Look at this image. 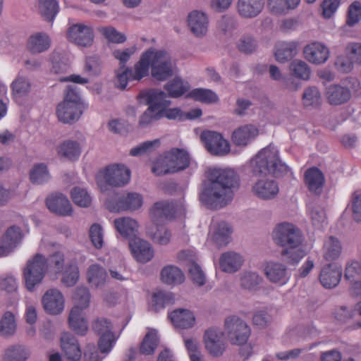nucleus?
<instances>
[{"label":"nucleus","mask_w":361,"mask_h":361,"mask_svg":"<svg viewBox=\"0 0 361 361\" xmlns=\"http://www.w3.org/2000/svg\"><path fill=\"white\" fill-rule=\"evenodd\" d=\"M252 191L258 198L269 200L271 197V176L256 177Z\"/></svg>","instance_id":"de8ad7c7"},{"label":"nucleus","mask_w":361,"mask_h":361,"mask_svg":"<svg viewBox=\"0 0 361 361\" xmlns=\"http://www.w3.org/2000/svg\"><path fill=\"white\" fill-rule=\"evenodd\" d=\"M240 287L246 290L255 292L262 288L264 281L256 271L244 270L239 274Z\"/></svg>","instance_id":"c9c22d12"},{"label":"nucleus","mask_w":361,"mask_h":361,"mask_svg":"<svg viewBox=\"0 0 361 361\" xmlns=\"http://www.w3.org/2000/svg\"><path fill=\"white\" fill-rule=\"evenodd\" d=\"M342 246L339 240L330 236L324 245V258L326 261L337 259L341 254Z\"/></svg>","instance_id":"49530a36"},{"label":"nucleus","mask_w":361,"mask_h":361,"mask_svg":"<svg viewBox=\"0 0 361 361\" xmlns=\"http://www.w3.org/2000/svg\"><path fill=\"white\" fill-rule=\"evenodd\" d=\"M92 329L99 336L98 347L101 353L108 355L118 338L113 331L112 323L105 317H98L92 322Z\"/></svg>","instance_id":"9b49d317"},{"label":"nucleus","mask_w":361,"mask_h":361,"mask_svg":"<svg viewBox=\"0 0 361 361\" xmlns=\"http://www.w3.org/2000/svg\"><path fill=\"white\" fill-rule=\"evenodd\" d=\"M188 97L206 104L216 103L219 100V97L214 92L203 88H196L191 90Z\"/></svg>","instance_id":"3c124183"},{"label":"nucleus","mask_w":361,"mask_h":361,"mask_svg":"<svg viewBox=\"0 0 361 361\" xmlns=\"http://www.w3.org/2000/svg\"><path fill=\"white\" fill-rule=\"evenodd\" d=\"M157 93L162 94L161 96L159 95L160 99H157L159 112L161 114V118L166 117L168 119H185V114L180 110V109L169 108L171 104V102L167 99L166 94L164 92L157 90Z\"/></svg>","instance_id":"4c0bfd02"},{"label":"nucleus","mask_w":361,"mask_h":361,"mask_svg":"<svg viewBox=\"0 0 361 361\" xmlns=\"http://www.w3.org/2000/svg\"><path fill=\"white\" fill-rule=\"evenodd\" d=\"M11 87L13 98L17 100L29 93L31 85L29 80L19 73L11 84Z\"/></svg>","instance_id":"8fccbe9b"},{"label":"nucleus","mask_w":361,"mask_h":361,"mask_svg":"<svg viewBox=\"0 0 361 361\" xmlns=\"http://www.w3.org/2000/svg\"><path fill=\"white\" fill-rule=\"evenodd\" d=\"M225 333L220 328L212 326L204 334L203 340L206 350L213 356H219L226 349L224 340Z\"/></svg>","instance_id":"2eb2a0df"},{"label":"nucleus","mask_w":361,"mask_h":361,"mask_svg":"<svg viewBox=\"0 0 361 361\" xmlns=\"http://www.w3.org/2000/svg\"><path fill=\"white\" fill-rule=\"evenodd\" d=\"M91 295L85 286L78 287L73 295L74 305L71 312H84L90 307Z\"/></svg>","instance_id":"ea45409f"},{"label":"nucleus","mask_w":361,"mask_h":361,"mask_svg":"<svg viewBox=\"0 0 361 361\" xmlns=\"http://www.w3.org/2000/svg\"><path fill=\"white\" fill-rule=\"evenodd\" d=\"M169 317L176 328L190 329L195 323L193 312L187 309H177L171 312Z\"/></svg>","instance_id":"f704fd0d"},{"label":"nucleus","mask_w":361,"mask_h":361,"mask_svg":"<svg viewBox=\"0 0 361 361\" xmlns=\"http://www.w3.org/2000/svg\"><path fill=\"white\" fill-rule=\"evenodd\" d=\"M305 183L309 190L315 193H320L324 178L322 171L317 168L309 169L305 174Z\"/></svg>","instance_id":"79ce46f5"},{"label":"nucleus","mask_w":361,"mask_h":361,"mask_svg":"<svg viewBox=\"0 0 361 361\" xmlns=\"http://www.w3.org/2000/svg\"><path fill=\"white\" fill-rule=\"evenodd\" d=\"M290 71L292 75L303 80H309L311 69L307 63L302 60L295 59L290 63Z\"/></svg>","instance_id":"5fc2aeb1"},{"label":"nucleus","mask_w":361,"mask_h":361,"mask_svg":"<svg viewBox=\"0 0 361 361\" xmlns=\"http://www.w3.org/2000/svg\"><path fill=\"white\" fill-rule=\"evenodd\" d=\"M290 171V168L279 156L278 151L272 150V176L281 178Z\"/></svg>","instance_id":"e2e57ef3"},{"label":"nucleus","mask_w":361,"mask_h":361,"mask_svg":"<svg viewBox=\"0 0 361 361\" xmlns=\"http://www.w3.org/2000/svg\"><path fill=\"white\" fill-rule=\"evenodd\" d=\"M251 172L255 177L271 176V148L262 149L249 161Z\"/></svg>","instance_id":"f3484780"},{"label":"nucleus","mask_w":361,"mask_h":361,"mask_svg":"<svg viewBox=\"0 0 361 361\" xmlns=\"http://www.w3.org/2000/svg\"><path fill=\"white\" fill-rule=\"evenodd\" d=\"M174 295L171 292L157 290L152 293L149 301V308L158 312L166 305L174 302Z\"/></svg>","instance_id":"a19ab883"},{"label":"nucleus","mask_w":361,"mask_h":361,"mask_svg":"<svg viewBox=\"0 0 361 361\" xmlns=\"http://www.w3.org/2000/svg\"><path fill=\"white\" fill-rule=\"evenodd\" d=\"M341 276V267L337 263H329L322 267L319 279L323 287L330 289L339 283Z\"/></svg>","instance_id":"b1692460"},{"label":"nucleus","mask_w":361,"mask_h":361,"mask_svg":"<svg viewBox=\"0 0 361 361\" xmlns=\"http://www.w3.org/2000/svg\"><path fill=\"white\" fill-rule=\"evenodd\" d=\"M51 44V38L47 33L37 32L27 38L26 47L31 54H39L47 51Z\"/></svg>","instance_id":"7c9ffc66"},{"label":"nucleus","mask_w":361,"mask_h":361,"mask_svg":"<svg viewBox=\"0 0 361 361\" xmlns=\"http://www.w3.org/2000/svg\"><path fill=\"white\" fill-rule=\"evenodd\" d=\"M114 224L119 234L129 241L137 238L139 224L135 219L129 216L119 217L114 221Z\"/></svg>","instance_id":"c756f323"},{"label":"nucleus","mask_w":361,"mask_h":361,"mask_svg":"<svg viewBox=\"0 0 361 361\" xmlns=\"http://www.w3.org/2000/svg\"><path fill=\"white\" fill-rule=\"evenodd\" d=\"M98 31L109 42L122 44L127 39L125 34L118 31L112 26L99 27Z\"/></svg>","instance_id":"13d9d810"},{"label":"nucleus","mask_w":361,"mask_h":361,"mask_svg":"<svg viewBox=\"0 0 361 361\" xmlns=\"http://www.w3.org/2000/svg\"><path fill=\"white\" fill-rule=\"evenodd\" d=\"M224 331L228 341L236 345L245 344L251 334L250 326L236 314H231L225 318Z\"/></svg>","instance_id":"1a4fd4ad"},{"label":"nucleus","mask_w":361,"mask_h":361,"mask_svg":"<svg viewBox=\"0 0 361 361\" xmlns=\"http://www.w3.org/2000/svg\"><path fill=\"white\" fill-rule=\"evenodd\" d=\"M165 90L171 97H178L186 92L190 85L188 82L180 78H175L173 80L165 85Z\"/></svg>","instance_id":"864d4df0"},{"label":"nucleus","mask_w":361,"mask_h":361,"mask_svg":"<svg viewBox=\"0 0 361 361\" xmlns=\"http://www.w3.org/2000/svg\"><path fill=\"white\" fill-rule=\"evenodd\" d=\"M87 281L92 288H99L103 287L107 281L106 269L99 264H92L87 269Z\"/></svg>","instance_id":"e433bc0d"},{"label":"nucleus","mask_w":361,"mask_h":361,"mask_svg":"<svg viewBox=\"0 0 361 361\" xmlns=\"http://www.w3.org/2000/svg\"><path fill=\"white\" fill-rule=\"evenodd\" d=\"M160 139L145 141L133 147L130 151V154L133 157L141 156L144 154L149 153L156 150L160 147Z\"/></svg>","instance_id":"052dcab7"},{"label":"nucleus","mask_w":361,"mask_h":361,"mask_svg":"<svg viewBox=\"0 0 361 361\" xmlns=\"http://www.w3.org/2000/svg\"><path fill=\"white\" fill-rule=\"evenodd\" d=\"M264 0H238L237 12L243 18L252 19L258 16L264 9Z\"/></svg>","instance_id":"c85d7f7f"},{"label":"nucleus","mask_w":361,"mask_h":361,"mask_svg":"<svg viewBox=\"0 0 361 361\" xmlns=\"http://www.w3.org/2000/svg\"><path fill=\"white\" fill-rule=\"evenodd\" d=\"M61 348L67 361H80L82 352L77 338L68 332L61 334Z\"/></svg>","instance_id":"4be33fe9"},{"label":"nucleus","mask_w":361,"mask_h":361,"mask_svg":"<svg viewBox=\"0 0 361 361\" xmlns=\"http://www.w3.org/2000/svg\"><path fill=\"white\" fill-rule=\"evenodd\" d=\"M31 355L30 348L21 343L13 344L4 350L2 361H27Z\"/></svg>","instance_id":"2f4dec72"},{"label":"nucleus","mask_w":361,"mask_h":361,"mask_svg":"<svg viewBox=\"0 0 361 361\" xmlns=\"http://www.w3.org/2000/svg\"><path fill=\"white\" fill-rule=\"evenodd\" d=\"M190 163L188 152L180 148H171L159 156L152 163V172L156 176L175 173L186 169Z\"/></svg>","instance_id":"39448f33"},{"label":"nucleus","mask_w":361,"mask_h":361,"mask_svg":"<svg viewBox=\"0 0 361 361\" xmlns=\"http://www.w3.org/2000/svg\"><path fill=\"white\" fill-rule=\"evenodd\" d=\"M68 323L77 334L83 336L88 331V322L85 312H70Z\"/></svg>","instance_id":"c03bdc74"},{"label":"nucleus","mask_w":361,"mask_h":361,"mask_svg":"<svg viewBox=\"0 0 361 361\" xmlns=\"http://www.w3.org/2000/svg\"><path fill=\"white\" fill-rule=\"evenodd\" d=\"M178 261L188 267L189 277L197 286H203L206 283V276L202 268L197 264V256L193 251L183 250L178 253Z\"/></svg>","instance_id":"4468645a"},{"label":"nucleus","mask_w":361,"mask_h":361,"mask_svg":"<svg viewBox=\"0 0 361 361\" xmlns=\"http://www.w3.org/2000/svg\"><path fill=\"white\" fill-rule=\"evenodd\" d=\"M66 37L69 42L76 45L90 47L94 41L93 29L89 25L75 23L68 29Z\"/></svg>","instance_id":"dca6fc26"},{"label":"nucleus","mask_w":361,"mask_h":361,"mask_svg":"<svg viewBox=\"0 0 361 361\" xmlns=\"http://www.w3.org/2000/svg\"><path fill=\"white\" fill-rule=\"evenodd\" d=\"M244 262L243 256L235 252L223 253L219 259V267L226 273H235L240 269Z\"/></svg>","instance_id":"473e14b6"},{"label":"nucleus","mask_w":361,"mask_h":361,"mask_svg":"<svg viewBox=\"0 0 361 361\" xmlns=\"http://www.w3.org/2000/svg\"><path fill=\"white\" fill-rule=\"evenodd\" d=\"M157 90L152 89L143 90L137 95V100L140 104H147L148 108L140 116L138 121L140 128H145L152 125L154 121L161 118V114L159 112L158 100L160 99Z\"/></svg>","instance_id":"9d476101"},{"label":"nucleus","mask_w":361,"mask_h":361,"mask_svg":"<svg viewBox=\"0 0 361 361\" xmlns=\"http://www.w3.org/2000/svg\"><path fill=\"white\" fill-rule=\"evenodd\" d=\"M71 196L73 202L80 207H88L92 203V197L85 188L74 187Z\"/></svg>","instance_id":"4d7b16f0"},{"label":"nucleus","mask_w":361,"mask_h":361,"mask_svg":"<svg viewBox=\"0 0 361 361\" xmlns=\"http://www.w3.org/2000/svg\"><path fill=\"white\" fill-rule=\"evenodd\" d=\"M231 232V228L228 223L213 220L210 225L208 238L216 246H225L229 243Z\"/></svg>","instance_id":"aec40b11"},{"label":"nucleus","mask_w":361,"mask_h":361,"mask_svg":"<svg viewBox=\"0 0 361 361\" xmlns=\"http://www.w3.org/2000/svg\"><path fill=\"white\" fill-rule=\"evenodd\" d=\"M188 25L191 32L197 37H202L209 28L208 15L203 11L195 10L188 16Z\"/></svg>","instance_id":"412c9836"},{"label":"nucleus","mask_w":361,"mask_h":361,"mask_svg":"<svg viewBox=\"0 0 361 361\" xmlns=\"http://www.w3.org/2000/svg\"><path fill=\"white\" fill-rule=\"evenodd\" d=\"M87 106L78 86L72 84L67 86L63 101L56 106V116L61 122L73 124L80 118Z\"/></svg>","instance_id":"20e7f679"},{"label":"nucleus","mask_w":361,"mask_h":361,"mask_svg":"<svg viewBox=\"0 0 361 361\" xmlns=\"http://www.w3.org/2000/svg\"><path fill=\"white\" fill-rule=\"evenodd\" d=\"M159 338L156 330H149L140 345V352L145 355L152 354L158 345Z\"/></svg>","instance_id":"603ef678"},{"label":"nucleus","mask_w":361,"mask_h":361,"mask_svg":"<svg viewBox=\"0 0 361 361\" xmlns=\"http://www.w3.org/2000/svg\"><path fill=\"white\" fill-rule=\"evenodd\" d=\"M298 44L295 42H283L276 45L274 53L276 59L284 63L292 59L297 54Z\"/></svg>","instance_id":"37998d69"},{"label":"nucleus","mask_w":361,"mask_h":361,"mask_svg":"<svg viewBox=\"0 0 361 361\" xmlns=\"http://www.w3.org/2000/svg\"><path fill=\"white\" fill-rule=\"evenodd\" d=\"M56 152L61 157L70 161H76L80 157L82 147L78 141L68 139L63 140L57 146Z\"/></svg>","instance_id":"72a5a7b5"},{"label":"nucleus","mask_w":361,"mask_h":361,"mask_svg":"<svg viewBox=\"0 0 361 361\" xmlns=\"http://www.w3.org/2000/svg\"><path fill=\"white\" fill-rule=\"evenodd\" d=\"M164 81L173 75L175 64L169 52L164 49L150 47L143 51L132 67L121 66L116 71V85L120 90L127 88L128 82H140L149 75Z\"/></svg>","instance_id":"f257e3e1"},{"label":"nucleus","mask_w":361,"mask_h":361,"mask_svg":"<svg viewBox=\"0 0 361 361\" xmlns=\"http://www.w3.org/2000/svg\"><path fill=\"white\" fill-rule=\"evenodd\" d=\"M21 230L16 226H10L5 232L2 244L0 245V257L6 256L12 252L22 241Z\"/></svg>","instance_id":"cd10ccee"},{"label":"nucleus","mask_w":361,"mask_h":361,"mask_svg":"<svg viewBox=\"0 0 361 361\" xmlns=\"http://www.w3.org/2000/svg\"><path fill=\"white\" fill-rule=\"evenodd\" d=\"M144 202L142 195L136 192H128L121 197L115 204L109 202L107 207L111 212H133L142 207Z\"/></svg>","instance_id":"6ab92c4d"},{"label":"nucleus","mask_w":361,"mask_h":361,"mask_svg":"<svg viewBox=\"0 0 361 361\" xmlns=\"http://www.w3.org/2000/svg\"><path fill=\"white\" fill-rule=\"evenodd\" d=\"M79 276L78 267L75 264H70L63 273L62 281L67 286H73L78 281Z\"/></svg>","instance_id":"774afa93"},{"label":"nucleus","mask_w":361,"mask_h":361,"mask_svg":"<svg viewBox=\"0 0 361 361\" xmlns=\"http://www.w3.org/2000/svg\"><path fill=\"white\" fill-rule=\"evenodd\" d=\"M89 237L96 249H101L104 245V230L102 226L97 224H93L89 230Z\"/></svg>","instance_id":"69168bd1"},{"label":"nucleus","mask_w":361,"mask_h":361,"mask_svg":"<svg viewBox=\"0 0 361 361\" xmlns=\"http://www.w3.org/2000/svg\"><path fill=\"white\" fill-rule=\"evenodd\" d=\"M130 170L123 164H112L99 171L96 176L97 184L103 193L111 187H123L130 180Z\"/></svg>","instance_id":"423d86ee"},{"label":"nucleus","mask_w":361,"mask_h":361,"mask_svg":"<svg viewBox=\"0 0 361 361\" xmlns=\"http://www.w3.org/2000/svg\"><path fill=\"white\" fill-rule=\"evenodd\" d=\"M207 180L200 189V201L211 209H219L226 206L233 197L234 189L238 187V177L230 168L209 167Z\"/></svg>","instance_id":"f03ea898"},{"label":"nucleus","mask_w":361,"mask_h":361,"mask_svg":"<svg viewBox=\"0 0 361 361\" xmlns=\"http://www.w3.org/2000/svg\"><path fill=\"white\" fill-rule=\"evenodd\" d=\"M360 83L356 78H348L342 84L330 85L325 90L326 102L333 106H338L348 103L352 98L353 92H357Z\"/></svg>","instance_id":"0eeeda50"},{"label":"nucleus","mask_w":361,"mask_h":361,"mask_svg":"<svg viewBox=\"0 0 361 361\" xmlns=\"http://www.w3.org/2000/svg\"><path fill=\"white\" fill-rule=\"evenodd\" d=\"M42 305L44 311L51 315H58L65 308V298L56 288L47 290L42 297Z\"/></svg>","instance_id":"a211bd4d"},{"label":"nucleus","mask_w":361,"mask_h":361,"mask_svg":"<svg viewBox=\"0 0 361 361\" xmlns=\"http://www.w3.org/2000/svg\"><path fill=\"white\" fill-rule=\"evenodd\" d=\"M360 276H361L360 262L357 260L348 262L345 269V279L351 284L356 281Z\"/></svg>","instance_id":"338daca9"},{"label":"nucleus","mask_w":361,"mask_h":361,"mask_svg":"<svg viewBox=\"0 0 361 361\" xmlns=\"http://www.w3.org/2000/svg\"><path fill=\"white\" fill-rule=\"evenodd\" d=\"M148 235L155 243L161 245H167L171 237V232L164 226L157 227L155 230L149 229Z\"/></svg>","instance_id":"680f3d73"},{"label":"nucleus","mask_w":361,"mask_h":361,"mask_svg":"<svg viewBox=\"0 0 361 361\" xmlns=\"http://www.w3.org/2000/svg\"><path fill=\"white\" fill-rule=\"evenodd\" d=\"M46 205L50 212L61 216H70L73 213L68 199L61 193H54L48 196Z\"/></svg>","instance_id":"bb28decb"},{"label":"nucleus","mask_w":361,"mask_h":361,"mask_svg":"<svg viewBox=\"0 0 361 361\" xmlns=\"http://www.w3.org/2000/svg\"><path fill=\"white\" fill-rule=\"evenodd\" d=\"M47 271L58 274L62 272L64 267V255L61 252H56L47 259Z\"/></svg>","instance_id":"0e129e2a"},{"label":"nucleus","mask_w":361,"mask_h":361,"mask_svg":"<svg viewBox=\"0 0 361 361\" xmlns=\"http://www.w3.org/2000/svg\"><path fill=\"white\" fill-rule=\"evenodd\" d=\"M273 240L282 247L280 252L281 259L288 264H297L306 255L302 247V233L291 223L278 224L274 230Z\"/></svg>","instance_id":"7ed1b4c3"},{"label":"nucleus","mask_w":361,"mask_h":361,"mask_svg":"<svg viewBox=\"0 0 361 361\" xmlns=\"http://www.w3.org/2000/svg\"><path fill=\"white\" fill-rule=\"evenodd\" d=\"M258 128L252 124L243 125L237 128L232 133L231 139L234 145L240 147H246L258 136Z\"/></svg>","instance_id":"5701e85b"},{"label":"nucleus","mask_w":361,"mask_h":361,"mask_svg":"<svg viewBox=\"0 0 361 361\" xmlns=\"http://www.w3.org/2000/svg\"><path fill=\"white\" fill-rule=\"evenodd\" d=\"M39 9L47 20L51 21L59 12V4L56 0H39Z\"/></svg>","instance_id":"6e6d98bb"},{"label":"nucleus","mask_w":361,"mask_h":361,"mask_svg":"<svg viewBox=\"0 0 361 361\" xmlns=\"http://www.w3.org/2000/svg\"><path fill=\"white\" fill-rule=\"evenodd\" d=\"M185 275L182 270L173 265L164 267L161 271L162 282L169 286H177L185 281Z\"/></svg>","instance_id":"58836bf2"},{"label":"nucleus","mask_w":361,"mask_h":361,"mask_svg":"<svg viewBox=\"0 0 361 361\" xmlns=\"http://www.w3.org/2000/svg\"><path fill=\"white\" fill-rule=\"evenodd\" d=\"M129 247L133 257L139 262L146 263L154 257V250L150 243L139 237L131 239Z\"/></svg>","instance_id":"a878e982"},{"label":"nucleus","mask_w":361,"mask_h":361,"mask_svg":"<svg viewBox=\"0 0 361 361\" xmlns=\"http://www.w3.org/2000/svg\"><path fill=\"white\" fill-rule=\"evenodd\" d=\"M47 271V258L44 255L36 254L30 259L23 271L27 290L33 292L42 282Z\"/></svg>","instance_id":"6e6552de"},{"label":"nucleus","mask_w":361,"mask_h":361,"mask_svg":"<svg viewBox=\"0 0 361 361\" xmlns=\"http://www.w3.org/2000/svg\"><path fill=\"white\" fill-rule=\"evenodd\" d=\"M302 104L305 106H317L321 104V93L315 86L307 87L302 96Z\"/></svg>","instance_id":"bf43d9fd"},{"label":"nucleus","mask_w":361,"mask_h":361,"mask_svg":"<svg viewBox=\"0 0 361 361\" xmlns=\"http://www.w3.org/2000/svg\"><path fill=\"white\" fill-rule=\"evenodd\" d=\"M200 139L206 149L213 155L225 156L231 150L229 142L218 132L204 130L201 133Z\"/></svg>","instance_id":"ddd939ff"},{"label":"nucleus","mask_w":361,"mask_h":361,"mask_svg":"<svg viewBox=\"0 0 361 361\" xmlns=\"http://www.w3.org/2000/svg\"><path fill=\"white\" fill-rule=\"evenodd\" d=\"M152 220L154 222H163L171 220L173 218L184 216L185 214V207L183 203H169L166 201L156 202L150 210Z\"/></svg>","instance_id":"f8f14e48"},{"label":"nucleus","mask_w":361,"mask_h":361,"mask_svg":"<svg viewBox=\"0 0 361 361\" xmlns=\"http://www.w3.org/2000/svg\"><path fill=\"white\" fill-rule=\"evenodd\" d=\"M305 58L310 63L319 65L325 63L329 56V49L322 43L313 42L303 49Z\"/></svg>","instance_id":"393cba45"},{"label":"nucleus","mask_w":361,"mask_h":361,"mask_svg":"<svg viewBox=\"0 0 361 361\" xmlns=\"http://www.w3.org/2000/svg\"><path fill=\"white\" fill-rule=\"evenodd\" d=\"M17 329V323L14 314L6 312L0 320V334L4 337L14 335Z\"/></svg>","instance_id":"09e8293b"},{"label":"nucleus","mask_w":361,"mask_h":361,"mask_svg":"<svg viewBox=\"0 0 361 361\" xmlns=\"http://www.w3.org/2000/svg\"><path fill=\"white\" fill-rule=\"evenodd\" d=\"M30 181L35 185H42L47 183L51 175L45 164L39 163L33 165L30 171Z\"/></svg>","instance_id":"a18cd8bd"}]
</instances>
